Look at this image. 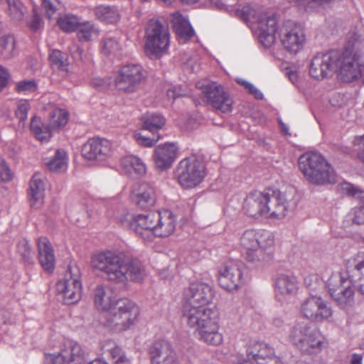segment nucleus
<instances>
[{"label": "nucleus", "instance_id": "f257e3e1", "mask_svg": "<svg viewBox=\"0 0 364 364\" xmlns=\"http://www.w3.org/2000/svg\"><path fill=\"white\" fill-rule=\"evenodd\" d=\"M213 287L207 283H191L184 294L183 316L189 327L195 329L198 341L207 345L218 346L223 343L220 333L218 309L208 305L214 297Z\"/></svg>", "mask_w": 364, "mask_h": 364}, {"label": "nucleus", "instance_id": "f03ea898", "mask_svg": "<svg viewBox=\"0 0 364 364\" xmlns=\"http://www.w3.org/2000/svg\"><path fill=\"white\" fill-rule=\"evenodd\" d=\"M90 263L95 271L101 273L108 282L114 284L139 283L146 275L145 266L139 259L124 257L113 251L93 255Z\"/></svg>", "mask_w": 364, "mask_h": 364}, {"label": "nucleus", "instance_id": "7ed1b4c3", "mask_svg": "<svg viewBox=\"0 0 364 364\" xmlns=\"http://www.w3.org/2000/svg\"><path fill=\"white\" fill-rule=\"evenodd\" d=\"M95 304L98 310L105 312V325L116 332L129 328L139 314V309L133 301L128 298L117 299L102 284L97 285L95 289Z\"/></svg>", "mask_w": 364, "mask_h": 364}, {"label": "nucleus", "instance_id": "20e7f679", "mask_svg": "<svg viewBox=\"0 0 364 364\" xmlns=\"http://www.w3.org/2000/svg\"><path fill=\"white\" fill-rule=\"evenodd\" d=\"M364 49L363 38L353 33L348 39L343 50H332L334 73L344 82H352L364 77V62L362 59Z\"/></svg>", "mask_w": 364, "mask_h": 364}, {"label": "nucleus", "instance_id": "39448f33", "mask_svg": "<svg viewBox=\"0 0 364 364\" xmlns=\"http://www.w3.org/2000/svg\"><path fill=\"white\" fill-rule=\"evenodd\" d=\"M298 164L305 178L313 184L322 186L336 182L333 168L318 152H305L299 156Z\"/></svg>", "mask_w": 364, "mask_h": 364}, {"label": "nucleus", "instance_id": "423d86ee", "mask_svg": "<svg viewBox=\"0 0 364 364\" xmlns=\"http://www.w3.org/2000/svg\"><path fill=\"white\" fill-rule=\"evenodd\" d=\"M289 339L300 352L308 355L320 353L325 343L320 332L306 321H299L293 326Z\"/></svg>", "mask_w": 364, "mask_h": 364}, {"label": "nucleus", "instance_id": "0eeeda50", "mask_svg": "<svg viewBox=\"0 0 364 364\" xmlns=\"http://www.w3.org/2000/svg\"><path fill=\"white\" fill-rule=\"evenodd\" d=\"M356 279L348 272H336L328 280V292L336 306L341 309H348L355 304V290Z\"/></svg>", "mask_w": 364, "mask_h": 364}, {"label": "nucleus", "instance_id": "6e6552de", "mask_svg": "<svg viewBox=\"0 0 364 364\" xmlns=\"http://www.w3.org/2000/svg\"><path fill=\"white\" fill-rule=\"evenodd\" d=\"M145 52L150 58H159L170 46L168 26L158 19H151L145 28Z\"/></svg>", "mask_w": 364, "mask_h": 364}, {"label": "nucleus", "instance_id": "1a4fd4ad", "mask_svg": "<svg viewBox=\"0 0 364 364\" xmlns=\"http://www.w3.org/2000/svg\"><path fill=\"white\" fill-rule=\"evenodd\" d=\"M146 72L141 64L129 63L121 65L115 72L114 85L124 94L137 92L146 82Z\"/></svg>", "mask_w": 364, "mask_h": 364}, {"label": "nucleus", "instance_id": "9d476101", "mask_svg": "<svg viewBox=\"0 0 364 364\" xmlns=\"http://www.w3.org/2000/svg\"><path fill=\"white\" fill-rule=\"evenodd\" d=\"M174 174L182 187L191 188L202 182L206 175V169L201 160L196 156H191L178 164Z\"/></svg>", "mask_w": 364, "mask_h": 364}, {"label": "nucleus", "instance_id": "9b49d317", "mask_svg": "<svg viewBox=\"0 0 364 364\" xmlns=\"http://www.w3.org/2000/svg\"><path fill=\"white\" fill-rule=\"evenodd\" d=\"M201 90L205 102L215 110L230 113L232 110L233 100L225 88L215 82L201 80L196 83Z\"/></svg>", "mask_w": 364, "mask_h": 364}, {"label": "nucleus", "instance_id": "f8f14e48", "mask_svg": "<svg viewBox=\"0 0 364 364\" xmlns=\"http://www.w3.org/2000/svg\"><path fill=\"white\" fill-rule=\"evenodd\" d=\"M278 36L283 47L291 53L302 49L306 42L303 26L291 20L284 21L278 27Z\"/></svg>", "mask_w": 364, "mask_h": 364}, {"label": "nucleus", "instance_id": "ddd939ff", "mask_svg": "<svg viewBox=\"0 0 364 364\" xmlns=\"http://www.w3.org/2000/svg\"><path fill=\"white\" fill-rule=\"evenodd\" d=\"M244 264L239 261L229 260L218 270L219 285L228 291L238 290L245 283Z\"/></svg>", "mask_w": 364, "mask_h": 364}, {"label": "nucleus", "instance_id": "4468645a", "mask_svg": "<svg viewBox=\"0 0 364 364\" xmlns=\"http://www.w3.org/2000/svg\"><path fill=\"white\" fill-rule=\"evenodd\" d=\"M301 315L316 323L328 321L333 315L331 306L321 296H311L305 299L300 305Z\"/></svg>", "mask_w": 364, "mask_h": 364}, {"label": "nucleus", "instance_id": "2eb2a0df", "mask_svg": "<svg viewBox=\"0 0 364 364\" xmlns=\"http://www.w3.org/2000/svg\"><path fill=\"white\" fill-rule=\"evenodd\" d=\"M79 270L77 267H69L68 273L65 278L58 281L56 289L62 294L66 304L77 303L81 297L82 283L79 279Z\"/></svg>", "mask_w": 364, "mask_h": 364}, {"label": "nucleus", "instance_id": "dca6fc26", "mask_svg": "<svg viewBox=\"0 0 364 364\" xmlns=\"http://www.w3.org/2000/svg\"><path fill=\"white\" fill-rule=\"evenodd\" d=\"M273 234L265 230H247L240 237V245L247 250H268L274 246Z\"/></svg>", "mask_w": 364, "mask_h": 364}, {"label": "nucleus", "instance_id": "f3484780", "mask_svg": "<svg viewBox=\"0 0 364 364\" xmlns=\"http://www.w3.org/2000/svg\"><path fill=\"white\" fill-rule=\"evenodd\" d=\"M266 198L265 218L281 219L286 216L291 200L285 193L267 189Z\"/></svg>", "mask_w": 364, "mask_h": 364}, {"label": "nucleus", "instance_id": "a211bd4d", "mask_svg": "<svg viewBox=\"0 0 364 364\" xmlns=\"http://www.w3.org/2000/svg\"><path fill=\"white\" fill-rule=\"evenodd\" d=\"M254 23L257 25L261 43L265 47L271 46L275 41L276 33L278 34L275 16L261 11Z\"/></svg>", "mask_w": 364, "mask_h": 364}, {"label": "nucleus", "instance_id": "6ab92c4d", "mask_svg": "<svg viewBox=\"0 0 364 364\" xmlns=\"http://www.w3.org/2000/svg\"><path fill=\"white\" fill-rule=\"evenodd\" d=\"M333 60L331 50L316 54L311 61L309 75L318 80L331 77L334 74Z\"/></svg>", "mask_w": 364, "mask_h": 364}, {"label": "nucleus", "instance_id": "aec40b11", "mask_svg": "<svg viewBox=\"0 0 364 364\" xmlns=\"http://www.w3.org/2000/svg\"><path fill=\"white\" fill-rule=\"evenodd\" d=\"M111 153V143L105 139H90L82 148V155L87 160H105Z\"/></svg>", "mask_w": 364, "mask_h": 364}, {"label": "nucleus", "instance_id": "412c9836", "mask_svg": "<svg viewBox=\"0 0 364 364\" xmlns=\"http://www.w3.org/2000/svg\"><path fill=\"white\" fill-rule=\"evenodd\" d=\"M151 364H179L176 352L166 341H157L149 348Z\"/></svg>", "mask_w": 364, "mask_h": 364}, {"label": "nucleus", "instance_id": "4be33fe9", "mask_svg": "<svg viewBox=\"0 0 364 364\" xmlns=\"http://www.w3.org/2000/svg\"><path fill=\"white\" fill-rule=\"evenodd\" d=\"M178 149L176 143H165L157 146L154 155L156 168L161 171L169 168L178 156Z\"/></svg>", "mask_w": 364, "mask_h": 364}, {"label": "nucleus", "instance_id": "5701e85b", "mask_svg": "<svg viewBox=\"0 0 364 364\" xmlns=\"http://www.w3.org/2000/svg\"><path fill=\"white\" fill-rule=\"evenodd\" d=\"M156 217L158 211L135 215L132 220V229L144 240H151L154 236Z\"/></svg>", "mask_w": 364, "mask_h": 364}, {"label": "nucleus", "instance_id": "b1692460", "mask_svg": "<svg viewBox=\"0 0 364 364\" xmlns=\"http://www.w3.org/2000/svg\"><path fill=\"white\" fill-rule=\"evenodd\" d=\"M267 190L264 191H252L245 197L242 208L248 215L257 218L259 216H264L267 203Z\"/></svg>", "mask_w": 364, "mask_h": 364}, {"label": "nucleus", "instance_id": "393cba45", "mask_svg": "<svg viewBox=\"0 0 364 364\" xmlns=\"http://www.w3.org/2000/svg\"><path fill=\"white\" fill-rule=\"evenodd\" d=\"M132 198L139 208L142 209L149 208L154 206L156 203V191L151 185L147 183H142L134 188Z\"/></svg>", "mask_w": 364, "mask_h": 364}, {"label": "nucleus", "instance_id": "a878e982", "mask_svg": "<svg viewBox=\"0 0 364 364\" xmlns=\"http://www.w3.org/2000/svg\"><path fill=\"white\" fill-rule=\"evenodd\" d=\"M154 235L166 237L173 233L176 229V217L171 211L164 210L158 211Z\"/></svg>", "mask_w": 364, "mask_h": 364}, {"label": "nucleus", "instance_id": "bb28decb", "mask_svg": "<svg viewBox=\"0 0 364 364\" xmlns=\"http://www.w3.org/2000/svg\"><path fill=\"white\" fill-rule=\"evenodd\" d=\"M68 364H85V358L82 347L72 340L65 341L58 353Z\"/></svg>", "mask_w": 364, "mask_h": 364}, {"label": "nucleus", "instance_id": "cd10ccee", "mask_svg": "<svg viewBox=\"0 0 364 364\" xmlns=\"http://www.w3.org/2000/svg\"><path fill=\"white\" fill-rule=\"evenodd\" d=\"M247 357H250L258 363L260 360L269 359L278 364L279 358L274 355V349L263 342H255L250 344L247 348Z\"/></svg>", "mask_w": 364, "mask_h": 364}, {"label": "nucleus", "instance_id": "c85d7f7f", "mask_svg": "<svg viewBox=\"0 0 364 364\" xmlns=\"http://www.w3.org/2000/svg\"><path fill=\"white\" fill-rule=\"evenodd\" d=\"M103 349L108 353L109 359L112 364H132L131 360L127 356L122 347L114 341H107L103 346ZM89 364H108L101 360H95Z\"/></svg>", "mask_w": 364, "mask_h": 364}, {"label": "nucleus", "instance_id": "c756f323", "mask_svg": "<svg viewBox=\"0 0 364 364\" xmlns=\"http://www.w3.org/2000/svg\"><path fill=\"white\" fill-rule=\"evenodd\" d=\"M38 259L44 270L52 272L55 268V259L53 249L46 237L38 240Z\"/></svg>", "mask_w": 364, "mask_h": 364}, {"label": "nucleus", "instance_id": "7c9ffc66", "mask_svg": "<svg viewBox=\"0 0 364 364\" xmlns=\"http://www.w3.org/2000/svg\"><path fill=\"white\" fill-rule=\"evenodd\" d=\"M276 296H284L294 294L298 289V282L295 277L288 274H279L274 283Z\"/></svg>", "mask_w": 364, "mask_h": 364}, {"label": "nucleus", "instance_id": "2f4dec72", "mask_svg": "<svg viewBox=\"0 0 364 364\" xmlns=\"http://www.w3.org/2000/svg\"><path fill=\"white\" fill-rule=\"evenodd\" d=\"M29 199L31 207L39 208L44 199V183L39 174H34L30 181Z\"/></svg>", "mask_w": 364, "mask_h": 364}, {"label": "nucleus", "instance_id": "473e14b6", "mask_svg": "<svg viewBox=\"0 0 364 364\" xmlns=\"http://www.w3.org/2000/svg\"><path fill=\"white\" fill-rule=\"evenodd\" d=\"M93 12L96 18L107 24L116 23L120 19L119 10L115 6L100 4L93 9Z\"/></svg>", "mask_w": 364, "mask_h": 364}, {"label": "nucleus", "instance_id": "72a5a7b5", "mask_svg": "<svg viewBox=\"0 0 364 364\" xmlns=\"http://www.w3.org/2000/svg\"><path fill=\"white\" fill-rule=\"evenodd\" d=\"M172 23L176 34L184 40H188L194 35V31L188 20L179 12L172 14Z\"/></svg>", "mask_w": 364, "mask_h": 364}, {"label": "nucleus", "instance_id": "f704fd0d", "mask_svg": "<svg viewBox=\"0 0 364 364\" xmlns=\"http://www.w3.org/2000/svg\"><path fill=\"white\" fill-rule=\"evenodd\" d=\"M121 166L128 174L136 173L143 176L146 172V166L139 157L133 155L127 156L122 159Z\"/></svg>", "mask_w": 364, "mask_h": 364}, {"label": "nucleus", "instance_id": "c9c22d12", "mask_svg": "<svg viewBox=\"0 0 364 364\" xmlns=\"http://www.w3.org/2000/svg\"><path fill=\"white\" fill-rule=\"evenodd\" d=\"M118 33L116 32L107 33L100 42V50L105 55L115 54L120 49Z\"/></svg>", "mask_w": 364, "mask_h": 364}, {"label": "nucleus", "instance_id": "e433bc0d", "mask_svg": "<svg viewBox=\"0 0 364 364\" xmlns=\"http://www.w3.org/2000/svg\"><path fill=\"white\" fill-rule=\"evenodd\" d=\"M53 129L48 124H44L40 118L33 117L31 122V130L35 136L41 141H48L51 136Z\"/></svg>", "mask_w": 364, "mask_h": 364}, {"label": "nucleus", "instance_id": "4c0bfd02", "mask_svg": "<svg viewBox=\"0 0 364 364\" xmlns=\"http://www.w3.org/2000/svg\"><path fill=\"white\" fill-rule=\"evenodd\" d=\"M141 122L144 129L154 133L164 127L166 119L160 114L148 112L141 117Z\"/></svg>", "mask_w": 364, "mask_h": 364}, {"label": "nucleus", "instance_id": "58836bf2", "mask_svg": "<svg viewBox=\"0 0 364 364\" xmlns=\"http://www.w3.org/2000/svg\"><path fill=\"white\" fill-rule=\"evenodd\" d=\"M348 272L353 278L364 276V251H360L347 262Z\"/></svg>", "mask_w": 364, "mask_h": 364}, {"label": "nucleus", "instance_id": "ea45409f", "mask_svg": "<svg viewBox=\"0 0 364 364\" xmlns=\"http://www.w3.org/2000/svg\"><path fill=\"white\" fill-rule=\"evenodd\" d=\"M49 60L53 68L66 73L68 71L69 60L66 53L53 50L49 54Z\"/></svg>", "mask_w": 364, "mask_h": 364}, {"label": "nucleus", "instance_id": "a19ab883", "mask_svg": "<svg viewBox=\"0 0 364 364\" xmlns=\"http://www.w3.org/2000/svg\"><path fill=\"white\" fill-rule=\"evenodd\" d=\"M58 25L65 33H71L77 30L80 25V19L73 14H67L58 19Z\"/></svg>", "mask_w": 364, "mask_h": 364}, {"label": "nucleus", "instance_id": "79ce46f5", "mask_svg": "<svg viewBox=\"0 0 364 364\" xmlns=\"http://www.w3.org/2000/svg\"><path fill=\"white\" fill-rule=\"evenodd\" d=\"M47 167L50 171L61 172L67 167V155L64 151L57 150L55 156L48 162Z\"/></svg>", "mask_w": 364, "mask_h": 364}, {"label": "nucleus", "instance_id": "37998d69", "mask_svg": "<svg viewBox=\"0 0 364 364\" xmlns=\"http://www.w3.org/2000/svg\"><path fill=\"white\" fill-rule=\"evenodd\" d=\"M4 1V0H1ZM7 4V14L14 21H21L25 14V7L19 0H4Z\"/></svg>", "mask_w": 364, "mask_h": 364}, {"label": "nucleus", "instance_id": "c03bdc74", "mask_svg": "<svg viewBox=\"0 0 364 364\" xmlns=\"http://www.w3.org/2000/svg\"><path fill=\"white\" fill-rule=\"evenodd\" d=\"M260 12V11H257L250 5L246 4L235 9L234 14L244 21L254 23Z\"/></svg>", "mask_w": 364, "mask_h": 364}, {"label": "nucleus", "instance_id": "a18cd8bd", "mask_svg": "<svg viewBox=\"0 0 364 364\" xmlns=\"http://www.w3.org/2000/svg\"><path fill=\"white\" fill-rule=\"evenodd\" d=\"M68 120V112L63 109H55L50 114V124L53 129L65 126Z\"/></svg>", "mask_w": 364, "mask_h": 364}, {"label": "nucleus", "instance_id": "49530a36", "mask_svg": "<svg viewBox=\"0 0 364 364\" xmlns=\"http://www.w3.org/2000/svg\"><path fill=\"white\" fill-rule=\"evenodd\" d=\"M77 36L80 40L89 41L99 33L98 28L90 21L80 23Z\"/></svg>", "mask_w": 364, "mask_h": 364}, {"label": "nucleus", "instance_id": "de8ad7c7", "mask_svg": "<svg viewBox=\"0 0 364 364\" xmlns=\"http://www.w3.org/2000/svg\"><path fill=\"white\" fill-rule=\"evenodd\" d=\"M14 50V40L11 37H3L0 39V55L7 59L12 56Z\"/></svg>", "mask_w": 364, "mask_h": 364}, {"label": "nucleus", "instance_id": "09e8293b", "mask_svg": "<svg viewBox=\"0 0 364 364\" xmlns=\"http://www.w3.org/2000/svg\"><path fill=\"white\" fill-rule=\"evenodd\" d=\"M59 5L60 2L58 0H43L42 9L44 11L46 16L51 19L58 10Z\"/></svg>", "mask_w": 364, "mask_h": 364}, {"label": "nucleus", "instance_id": "8fccbe9b", "mask_svg": "<svg viewBox=\"0 0 364 364\" xmlns=\"http://www.w3.org/2000/svg\"><path fill=\"white\" fill-rule=\"evenodd\" d=\"M213 6L220 10H225L230 13H234L233 8L237 4V0H208Z\"/></svg>", "mask_w": 364, "mask_h": 364}, {"label": "nucleus", "instance_id": "3c124183", "mask_svg": "<svg viewBox=\"0 0 364 364\" xmlns=\"http://www.w3.org/2000/svg\"><path fill=\"white\" fill-rule=\"evenodd\" d=\"M31 106L27 100H21L17 105L16 109V116L20 122H23L27 119L28 112L30 109Z\"/></svg>", "mask_w": 364, "mask_h": 364}, {"label": "nucleus", "instance_id": "603ef678", "mask_svg": "<svg viewBox=\"0 0 364 364\" xmlns=\"http://www.w3.org/2000/svg\"><path fill=\"white\" fill-rule=\"evenodd\" d=\"M17 251L25 262H30L31 248L26 240H22L17 245Z\"/></svg>", "mask_w": 364, "mask_h": 364}, {"label": "nucleus", "instance_id": "864d4df0", "mask_svg": "<svg viewBox=\"0 0 364 364\" xmlns=\"http://www.w3.org/2000/svg\"><path fill=\"white\" fill-rule=\"evenodd\" d=\"M134 138L139 144L150 147L154 146V144L160 139L161 136L157 135L156 138L151 139L141 135L140 133H136L134 134Z\"/></svg>", "mask_w": 364, "mask_h": 364}, {"label": "nucleus", "instance_id": "5fc2aeb1", "mask_svg": "<svg viewBox=\"0 0 364 364\" xmlns=\"http://www.w3.org/2000/svg\"><path fill=\"white\" fill-rule=\"evenodd\" d=\"M18 92H33L36 88V84L34 80H23L18 82L16 85Z\"/></svg>", "mask_w": 364, "mask_h": 364}, {"label": "nucleus", "instance_id": "6e6d98bb", "mask_svg": "<svg viewBox=\"0 0 364 364\" xmlns=\"http://www.w3.org/2000/svg\"><path fill=\"white\" fill-rule=\"evenodd\" d=\"M350 220L354 224H364V204L354 209L353 217Z\"/></svg>", "mask_w": 364, "mask_h": 364}, {"label": "nucleus", "instance_id": "4d7b16f0", "mask_svg": "<svg viewBox=\"0 0 364 364\" xmlns=\"http://www.w3.org/2000/svg\"><path fill=\"white\" fill-rule=\"evenodd\" d=\"M90 85L92 87L103 90L107 89L110 85L109 79H104L100 77H95L92 79Z\"/></svg>", "mask_w": 364, "mask_h": 364}, {"label": "nucleus", "instance_id": "13d9d810", "mask_svg": "<svg viewBox=\"0 0 364 364\" xmlns=\"http://www.w3.org/2000/svg\"><path fill=\"white\" fill-rule=\"evenodd\" d=\"M11 180V171L4 160L0 157V181H9Z\"/></svg>", "mask_w": 364, "mask_h": 364}, {"label": "nucleus", "instance_id": "bf43d9fd", "mask_svg": "<svg viewBox=\"0 0 364 364\" xmlns=\"http://www.w3.org/2000/svg\"><path fill=\"white\" fill-rule=\"evenodd\" d=\"M243 85L245 88L247 89L250 94L252 95L255 99L262 100L263 99V94L260 90L255 87L252 84L249 82L244 81Z\"/></svg>", "mask_w": 364, "mask_h": 364}, {"label": "nucleus", "instance_id": "052dcab7", "mask_svg": "<svg viewBox=\"0 0 364 364\" xmlns=\"http://www.w3.org/2000/svg\"><path fill=\"white\" fill-rule=\"evenodd\" d=\"M29 28L33 31H38L43 28V23L40 16L36 14L33 13L32 18L29 22Z\"/></svg>", "mask_w": 364, "mask_h": 364}, {"label": "nucleus", "instance_id": "680f3d73", "mask_svg": "<svg viewBox=\"0 0 364 364\" xmlns=\"http://www.w3.org/2000/svg\"><path fill=\"white\" fill-rule=\"evenodd\" d=\"M44 364H65V361L58 354H46Z\"/></svg>", "mask_w": 364, "mask_h": 364}, {"label": "nucleus", "instance_id": "e2e57ef3", "mask_svg": "<svg viewBox=\"0 0 364 364\" xmlns=\"http://www.w3.org/2000/svg\"><path fill=\"white\" fill-rule=\"evenodd\" d=\"M355 144L358 146V158L364 164V135L355 139Z\"/></svg>", "mask_w": 364, "mask_h": 364}, {"label": "nucleus", "instance_id": "0e129e2a", "mask_svg": "<svg viewBox=\"0 0 364 364\" xmlns=\"http://www.w3.org/2000/svg\"><path fill=\"white\" fill-rule=\"evenodd\" d=\"M9 74L7 70L0 66V91H1L8 84Z\"/></svg>", "mask_w": 364, "mask_h": 364}, {"label": "nucleus", "instance_id": "69168bd1", "mask_svg": "<svg viewBox=\"0 0 364 364\" xmlns=\"http://www.w3.org/2000/svg\"><path fill=\"white\" fill-rule=\"evenodd\" d=\"M134 215H130L129 213H126L121 216L119 218L120 223L124 227H129L132 229V223Z\"/></svg>", "mask_w": 364, "mask_h": 364}, {"label": "nucleus", "instance_id": "338daca9", "mask_svg": "<svg viewBox=\"0 0 364 364\" xmlns=\"http://www.w3.org/2000/svg\"><path fill=\"white\" fill-rule=\"evenodd\" d=\"M356 187L349 183H343L341 185V189L343 193H346L348 196H353L355 193Z\"/></svg>", "mask_w": 364, "mask_h": 364}, {"label": "nucleus", "instance_id": "774afa93", "mask_svg": "<svg viewBox=\"0 0 364 364\" xmlns=\"http://www.w3.org/2000/svg\"><path fill=\"white\" fill-rule=\"evenodd\" d=\"M353 287L356 288L360 294L364 295V275L356 277V283L353 284Z\"/></svg>", "mask_w": 364, "mask_h": 364}]
</instances>
